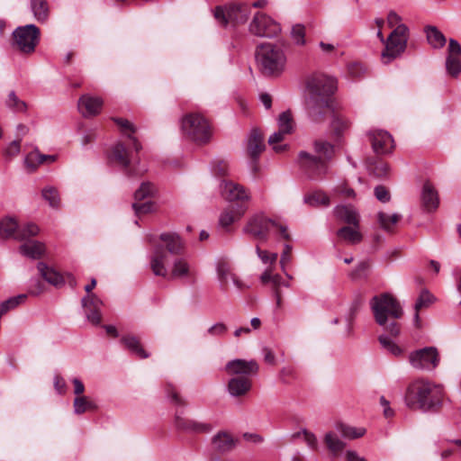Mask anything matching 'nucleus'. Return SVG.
I'll return each mask as SVG.
<instances>
[{
	"mask_svg": "<svg viewBox=\"0 0 461 461\" xmlns=\"http://www.w3.org/2000/svg\"><path fill=\"white\" fill-rule=\"evenodd\" d=\"M307 97L305 110L308 117L313 122L324 120L326 110L331 108V96L337 90V80L321 73H314L305 80Z\"/></svg>",
	"mask_w": 461,
	"mask_h": 461,
	"instance_id": "obj_1",
	"label": "nucleus"
},
{
	"mask_svg": "<svg viewBox=\"0 0 461 461\" xmlns=\"http://www.w3.org/2000/svg\"><path fill=\"white\" fill-rule=\"evenodd\" d=\"M444 396L441 384L426 378H416L407 385L403 401L412 411L429 412L436 411L441 407Z\"/></svg>",
	"mask_w": 461,
	"mask_h": 461,
	"instance_id": "obj_2",
	"label": "nucleus"
},
{
	"mask_svg": "<svg viewBox=\"0 0 461 461\" xmlns=\"http://www.w3.org/2000/svg\"><path fill=\"white\" fill-rule=\"evenodd\" d=\"M312 155L306 151L298 154L297 163L302 171L312 180H321L329 173V161L334 152V147L328 141L316 140L313 143Z\"/></svg>",
	"mask_w": 461,
	"mask_h": 461,
	"instance_id": "obj_3",
	"label": "nucleus"
},
{
	"mask_svg": "<svg viewBox=\"0 0 461 461\" xmlns=\"http://www.w3.org/2000/svg\"><path fill=\"white\" fill-rule=\"evenodd\" d=\"M370 307L375 321L392 337L400 334V326L396 321L403 312L399 302L390 294L375 295L370 302Z\"/></svg>",
	"mask_w": 461,
	"mask_h": 461,
	"instance_id": "obj_4",
	"label": "nucleus"
},
{
	"mask_svg": "<svg viewBox=\"0 0 461 461\" xmlns=\"http://www.w3.org/2000/svg\"><path fill=\"white\" fill-rule=\"evenodd\" d=\"M256 59L259 70L265 76L278 77L285 69L286 56L280 46L261 44L256 51Z\"/></svg>",
	"mask_w": 461,
	"mask_h": 461,
	"instance_id": "obj_5",
	"label": "nucleus"
},
{
	"mask_svg": "<svg viewBox=\"0 0 461 461\" xmlns=\"http://www.w3.org/2000/svg\"><path fill=\"white\" fill-rule=\"evenodd\" d=\"M181 131L184 136L197 144H205L212 137L208 121L195 113H188L182 118Z\"/></svg>",
	"mask_w": 461,
	"mask_h": 461,
	"instance_id": "obj_6",
	"label": "nucleus"
},
{
	"mask_svg": "<svg viewBox=\"0 0 461 461\" xmlns=\"http://www.w3.org/2000/svg\"><path fill=\"white\" fill-rule=\"evenodd\" d=\"M273 229H276L283 239L290 240L286 226L277 223L262 213L256 214L249 220L244 227V232L252 235L261 242H266Z\"/></svg>",
	"mask_w": 461,
	"mask_h": 461,
	"instance_id": "obj_7",
	"label": "nucleus"
},
{
	"mask_svg": "<svg viewBox=\"0 0 461 461\" xmlns=\"http://www.w3.org/2000/svg\"><path fill=\"white\" fill-rule=\"evenodd\" d=\"M251 13V6L246 3L232 2L224 5L216 6L213 12L216 21L223 25H238L248 21Z\"/></svg>",
	"mask_w": 461,
	"mask_h": 461,
	"instance_id": "obj_8",
	"label": "nucleus"
},
{
	"mask_svg": "<svg viewBox=\"0 0 461 461\" xmlns=\"http://www.w3.org/2000/svg\"><path fill=\"white\" fill-rule=\"evenodd\" d=\"M409 39V29L405 24H399L386 39L382 51V60L384 64L400 57L406 50Z\"/></svg>",
	"mask_w": 461,
	"mask_h": 461,
	"instance_id": "obj_9",
	"label": "nucleus"
},
{
	"mask_svg": "<svg viewBox=\"0 0 461 461\" xmlns=\"http://www.w3.org/2000/svg\"><path fill=\"white\" fill-rule=\"evenodd\" d=\"M40 29L34 24L19 26L13 32L14 45L21 52L31 54L40 41Z\"/></svg>",
	"mask_w": 461,
	"mask_h": 461,
	"instance_id": "obj_10",
	"label": "nucleus"
},
{
	"mask_svg": "<svg viewBox=\"0 0 461 461\" xmlns=\"http://www.w3.org/2000/svg\"><path fill=\"white\" fill-rule=\"evenodd\" d=\"M408 359L414 369L429 372L438 366L440 355L436 347L430 346L410 352Z\"/></svg>",
	"mask_w": 461,
	"mask_h": 461,
	"instance_id": "obj_11",
	"label": "nucleus"
},
{
	"mask_svg": "<svg viewBox=\"0 0 461 461\" xmlns=\"http://www.w3.org/2000/svg\"><path fill=\"white\" fill-rule=\"evenodd\" d=\"M39 230V227L34 223H28L19 228L16 220L12 217H5L0 221V237L4 239L24 240L37 235Z\"/></svg>",
	"mask_w": 461,
	"mask_h": 461,
	"instance_id": "obj_12",
	"label": "nucleus"
},
{
	"mask_svg": "<svg viewBox=\"0 0 461 461\" xmlns=\"http://www.w3.org/2000/svg\"><path fill=\"white\" fill-rule=\"evenodd\" d=\"M249 31L258 37L273 38L280 33L281 26L269 15L258 12L249 23Z\"/></svg>",
	"mask_w": 461,
	"mask_h": 461,
	"instance_id": "obj_13",
	"label": "nucleus"
},
{
	"mask_svg": "<svg viewBox=\"0 0 461 461\" xmlns=\"http://www.w3.org/2000/svg\"><path fill=\"white\" fill-rule=\"evenodd\" d=\"M216 272L220 286L224 291L227 290L230 281H231L234 286L240 290L249 287V285L244 283L235 273L232 272L230 264L224 259H221L217 262Z\"/></svg>",
	"mask_w": 461,
	"mask_h": 461,
	"instance_id": "obj_14",
	"label": "nucleus"
},
{
	"mask_svg": "<svg viewBox=\"0 0 461 461\" xmlns=\"http://www.w3.org/2000/svg\"><path fill=\"white\" fill-rule=\"evenodd\" d=\"M174 424L177 430L189 434L208 433L212 429L211 424L185 417L178 411L175 414Z\"/></svg>",
	"mask_w": 461,
	"mask_h": 461,
	"instance_id": "obj_15",
	"label": "nucleus"
},
{
	"mask_svg": "<svg viewBox=\"0 0 461 461\" xmlns=\"http://www.w3.org/2000/svg\"><path fill=\"white\" fill-rule=\"evenodd\" d=\"M225 371L228 375L232 376H247L250 378L251 375L258 372V365L256 360H245L236 358L229 361L225 366Z\"/></svg>",
	"mask_w": 461,
	"mask_h": 461,
	"instance_id": "obj_16",
	"label": "nucleus"
},
{
	"mask_svg": "<svg viewBox=\"0 0 461 461\" xmlns=\"http://www.w3.org/2000/svg\"><path fill=\"white\" fill-rule=\"evenodd\" d=\"M81 303L87 321L94 325H99L101 322L102 300L95 294H91L83 297Z\"/></svg>",
	"mask_w": 461,
	"mask_h": 461,
	"instance_id": "obj_17",
	"label": "nucleus"
},
{
	"mask_svg": "<svg viewBox=\"0 0 461 461\" xmlns=\"http://www.w3.org/2000/svg\"><path fill=\"white\" fill-rule=\"evenodd\" d=\"M168 261V254L162 246H155L149 259L152 273L157 276L167 277L168 276L167 267Z\"/></svg>",
	"mask_w": 461,
	"mask_h": 461,
	"instance_id": "obj_18",
	"label": "nucleus"
},
{
	"mask_svg": "<svg viewBox=\"0 0 461 461\" xmlns=\"http://www.w3.org/2000/svg\"><path fill=\"white\" fill-rule=\"evenodd\" d=\"M370 140L376 154L390 153L393 149V140L387 131L377 130L370 132Z\"/></svg>",
	"mask_w": 461,
	"mask_h": 461,
	"instance_id": "obj_19",
	"label": "nucleus"
},
{
	"mask_svg": "<svg viewBox=\"0 0 461 461\" xmlns=\"http://www.w3.org/2000/svg\"><path fill=\"white\" fill-rule=\"evenodd\" d=\"M103 100L100 97L84 95L78 100V110L84 117L97 115L102 109Z\"/></svg>",
	"mask_w": 461,
	"mask_h": 461,
	"instance_id": "obj_20",
	"label": "nucleus"
},
{
	"mask_svg": "<svg viewBox=\"0 0 461 461\" xmlns=\"http://www.w3.org/2000/svg\"><path fill=\"white\" fill-rule=\"evenodd\" d=\"M238 439L226 430L218 431L211 440L212 448L219 453H227L235 448Z\"/></svg>",
	"mask_w": 461,
	"mask_h": 461,
	"instance_id": "obj_21",
	"label": "nucleus"
},
{
	"mask_svg": "<svg viewBox=\"0 0 461 461\" xmlns=\"http://www.w3.org/2000/svg\"><path fill=\"white\" fill-rule=\"evenodd\" d=\"M111 158L115 161L119 166L125 169V173L129 177L137 176L142 175L145 169L141 171L133 172L129 169L131 159L129 158V152L125 146L122 143H117L112 150Z\"/></svg>",
	"mask_w": 461,
	"mask_h": 461,
	"instance_id": "obj_22",
	"label": "nucleus"
},
{
	"mask_svg": "<svg viewBox=\"0 0 461 461\" xmlns=\"http://www.w3.org/2000/svg\"><path fill=\"white\" fill-rule=\"evenodd\" d=\"M221 194L230 201H249V194L245 188L232 181H223L221 184Z\"/></svg>",
	"mask_w": 461,
	"mask_h": 461,
	"instance_id": "obj_23",
	"label": "nucleus"
},
{
	"mask_svg": "<svg viewBox=\"0 0 461 461\" xmlns=\"http://www.w3.org/2000/svg\"><path fill=\"white\" fill-rule=\"evenodd\" d=\"M247 211L243 204H230L220 215L219 222L223 228L229 227L234 221L240 220Z\"/></svg>",
	"mask_w": 461,
	"mask_h": 461,
	"instance_id": "obj_24",
	"label": "nucleus"
},
{
	"mask_svg": "<svg viewBox=\"0 0 461 461\" xmlns=\"http://www.w3.org/2000/svg\"><path fill=\"white\" fill-rule=\"evenodd\" d=\"M252 386L251 379L245 376H232L228 383V392L231 396L245 395Z\"/></svg>",
	"mask_w": 461,
	"mask_h": 461,
	"instance_id": "obj_25",
	"label": "nucleus"
},
{
	"mask_svg": "<svg viewBox=\"0 0 461 461\" xmlns=\"http://www.w3.org/2000/svg\"><path fill=\"white\" fill-rule=\"evenodd\" d=\"M159 240L161 244H157L156 246H162L167 248V253L172 255H179L182 253L184 249V243L179 237V235L176 233H162L159 236Z\"/></svg>",
	"mask_w": 461,
	"mask_h": 461,
	"instance_id": "obj_26",
	"label": "nucleus"
},
{
	"mask_svg": "<svg viewBox=\"0 0 461 461\" xmlns=\"http://www.w3.org/2000/svg\"><path fill=\"white\" fill-rule=\"evenodd\" d=\"M25 241L20 246V253L32 259L40 258L45 252V246L43 243L30 240L29 238L24 240Z\"/></svg>",
	"mask_w": 461,
	"mask_h": 461,
	"instance_id": "obj_27",
	"label": "nucleus"
},
{
	"mask_svg": "<svg viewBox=\"0 0 461 461\" xmlns=\"http://www.w3.org/2000/svg\"><path fill=\"white\" fill-rule=\"evenodd\" d=\"M337 218L348 225L359 228V215L354 207L350 205H338L334 209Z\"/></svg>",
	"mask_w": 461,
	"mask_h": 461,
	"instance_id": "obj_28",
	"label": "nucleus"
},
{
	"mask_svg": "<svg viewBox=\"0 0 461 461\" xmlns=\"http://www.w3.org/2000/svg\"><path fill=\"white\" fill-rule=\"evenodd\" d=\"M421 201L423 206L427 211L435 210L438 206L439 199L438 192L429 182H426L423 185L421 192Z\"/></svg>",
	"mask_w": 461,
	"mask_h": 461,
	"instance_id": "obj_29",
	"label": "nucleus"
},
{
	"mask_svg": "<svg viewBox=\"0 0 461 461\" xmlns=\"http://www.w3.org/2000/svg\"><path fill=\"white\" fill-rule=\"evenodd\" d=\"M259 279L263 285L271 283L273 292L280 291L281 287H290L289 282L284 280L280 275L274 274L272 267H267L261 274Z\"/></svg>",
	"mask_w": 461,
	"mask_h": 461,
	"instance_id": "obj_30",
	"label": "nucleus"
},
{
	"mask_svg": "<svg viewBox=\"0 0 461 461\" xmlns=\"http://www.w3.org/2000/svg\"><path fill=\"white\" fill-rule=\"evenodd\" d=\"M265 144L262 134L256 129L252 130L248 140V152L252 158H257L264 150Z\"/></svg>",
	"mask_w": 461,
	"mask_h": 461,
	"instance_id": "obj_31",
	"label": "nucleus"
},
{
	"mask_svg": "<svg viewBox=\"0 0 461 461\" xmlns=\"http://www.w3.org/2000/svg\"><path fill=\"white\" fill-rule=\"evenodd\" d=\"M38 271L44 280L49 284L59 287L64 284V278L55 269L48 267L43 262H39L37 265Z\"/></svg>",
	"mask_w": 461,
	"mask_h": 461,
	"instance_id": "obj_32",
	"label": "nucleus"
},
{
	"mask_svg": "<svg viewBox=\"0 0 461 461\" xmlns=\"http://www.w3.org/2000/svg\"><path fill=\"white\" fill-rule=\"evenodd\" d=\"M30 9L37 22L45 23L48 21L50 5L47 0H30Z\"/></svg>",
	"mask_w": 461,
	"mask_h": 461,
	"instance_id": "obj_33",
	"label": "nucleus"
},
{
	"mask_svg": "<svg viewBox=\"0 0 461 461\" xmlns=\"http://www.w3.org/2000/svg\"><path fill=\"white\" fill-rule=\"evenodd\" d=\"M123 346L131 353L138 356L140 358L149 357V353L142 348L140 339L133 335H126L121 339Z\"/></svg>",
	"mask_w": 461,
	"mask_h": 461,
	"instance_id": "obj_34",
	"label": "nucleus"
},
{
	"mask_svg": "<svg viewBox=\"0 0 461 461\" xmlns=\"http://www.w3.org/2000/svg\"><path fill=\"white\" fill-rule=\"evenodd\" d=\"M337 235L346 242L355 245L358 244L363 240V235L359 231V228L354 226H345L338 230Z\"/></svg>",
	"mask_w": 461,
	"mask_h": 461,
	"instance_id": "obj_35",
	"label": "nucleus"
},
{
	"mask_svg": "<svg viewBox=\"0 0 461 461\" xmlns=\"http://www.w3.org/2000/svg\"><path fill=\"white\" fill-rule=\"evenodd\" d=\"M350 122L339 113H332L330 129L336 137H340L349 128Z\"/></svg>",
	"mask_w": 461,
	"mask_h": 461,
	"instance_id": "obj_36",
	"label": "nucleus"
},
{
	"mask_svg": "<svg viewBox=\"0 0 461 461\" xmlns=\"http://www.w3.org/2000/svg\"><path fill=\"white\" fill-rule=\"evenodd\" d=\"M324 442L333 456H338L345 448L346 444L332 431L326 433Z\"/></svg>",
	"mask_w": 461,
	"mask_h": 461,
	"instance_id": "obj_37",
	"label": "nucleus"
},
{
	"mask_svg": "<svg viewBox=\"0 0 461 461\" xmlns=\"http://www.w3.org/2000/svg\"><path fill=\"white\" fill-rule=\"evenodd\" d=\"M56 160V156L53 155H42L39 152H31L25 158V165L27 167L34 170L39 165L43 164L45 162L52 163Z\"/></svg>",
	"mask_w": 461,
	"mask_h": 461,
	"instance_id": "obj_38",
	"label": "nucleus"
},
{
	"mask_svg": "<svg viewBox=\"0 0 461 461\" xmlns=\"http://www.w3.org/2000/svg\"><path fill=\"white\" fill-rule=\"evenodd\" d=\"M74 412L77 415L88 411H95L97 405L86 396H77L73 402Z\"/></svg>",
	"mask_w": 461,
	"mask_h": 461,
	"instance_id": "obj_39",
	"label": "nucleus"
},
{
	"mask_svg": "<svg viewBox=\"0 0 461 461\" xmlns=\"http://www.w3.org/2000/svg\"><path fill=\"white\" fill-rule=\"evenodd\" d=\"M427 39L434 48H442L446 44V38L435 26H428L425 29Z\"/></svg>",
	"mask_w": 461,
	"mask_h": 461,
	"instance_id": "obj_40",
	"label": "nucleus"
},
{
	"mask_svg": "<svg viewBox=\"0 0 461 461\" xmlns=\"http://www.w3.org/2000/svg\"><path fill=\"white\" fill-rule=\"evenodd\" d=\"M304 203L311 206H328L330 198L325 193L315 191L304 196Z\"/></svg>",
	"mask_w": 461,
	"mask_h": 461,
	"instance_id": "obj_41",
	"label": "nucleus"
},
{
	"mask_svg": "<svg viewBox=\"0 0 461 461\" xmlns=\"http://www.w3.org/2000/svg\"><path fill=\"white\" fill-rule=\"evenodd\" d=\"M189 274V265L184 258H177L174 261L171 278H183L188 276Z\"/></svg>",
	"mask_w": 461,
	"mask_h": 461,
	"instance_id": "obj_42",
	"label": "nucleus"
},
{
	"mask_svg": "<svg viewBox=\"0 0 461 461\" xmlns=\"http://www.w3.org/2000/svg\"><path fill=\"white\" fill-rule=\"evenodd\" d=\"M338 430L344 438L356 439L365 435L366 429L364 428H356L340 424L337 427Z\"/></svg>",
	"mask_w": 461,
	"mask_h": 461,
	"instance_id": "obj_43",
	"label": "nucleus"
},
{
	"mask_svg": "<svg viewBox=\"0 0 461 461\" xmlns=\"http://www.w3.org/2000/svg\"><path fill=\"white\" fill-rule=\"evenodd\" d=\"M5 105L15 113H24L27 109L26 103L21 100L14 91L8 94Z\"/></svg>",
	"mask_w": 461,
	"mask_h": 461,
	"instance_id": "obj_44",
	"label": "nucleus"
},
{
	"mask_svg": "<svg viewBox=\"0 0 461 461\" xmlns=\"http://www.w3.org/2000/svg\"><path fill=\"white\" fill-rule=\"evenodd\" d=\"M41 195L43 199L49 203L52 208H59L60 198L58 190L53 186H47L42 189Z\"/></svg>",
	"mask_w": 461,
	"mask_h": 461,
	"instance_id": "obj_45",
	"label": "nucleus"
},
{
	"mask_svg": "<svg viewBox=\"0 0 461 461\" xmlns=\"http://www.w3.org/2000/svg\"><path fill=\"white\" fill-rule=\"evenodd\" d=\"M377 217L381 228L384 230H391L393 226L395 225L401 218L397 213L387 214L383 212H378Z\"/></svg>",
	"mask_w": 461,
	"mask_h": 461,
	"instance_id": "obj_46",
	"label": "nucleus"
},
{
	"mask_svg": "<svg viewBox=\"0 0 461 461\" xmlns=\"http://www.w3.org/2000/svg\"><path fill=\"white\" fill-rule=\"evenodd\" d=\"M26 298H27V295L24 294H22L17 296L11 297L8 300L3 302L0 304V318L2 317L3 314L6 313L8 311L14 309L21 303H24Z\"/></svg>",
	"mask_w": 461,
	"mask_h": 461,
	"instance_id": "obj_47",
	"label": "nucleus"
},
{
	"mask_svg": "<svg viewBox=\"0 0 461 461\" xmlns=\"http://www.w3.org/2000/svg\"><path fill=\"white\" fill-rule=\"evenodd\" d=\"M278 130L285 134H291L294 130V122L290 112H283L278 117Z\"/></svg>",
	"mask_w": 461,
	"mask_h": 461,
	"instance_id": "obj_48",
	"label": "nucleus"
},
{
	"mask_svg": "<svg viewBox=\"0 0 461 461\" xmlns=\"http://www.w3.org/2000/svg\"><path fill=\"white\" fill-rule=\"evenodd\" d=\"M378 339L382 347L393 356L398 357L402 354V349L391 339H389L387 335L382 334L379 336Z\"/></svg>",
	"mask_w": 461,
	"mask_h": 461,
	"instance_id": "obj_49",
	"label": "nucleus"
},
{
	"mask_svg": "<svg viewBox=\"0 0 461 461\" xmlns=\"http://www.w3.org/2000/svg\"><path fill=\"white\" fill-rule=\"evenodd\" d=\"M291 38L297 46H303L305 41V27L301 23L294 24L291 30Z\"/></svg>",
	"mask_w": 461,
	"mask_h": 461,
	"instance_id": "obj_50",
	"label": "nucleus"
},
{
	"mask_svg": "<svg viewBox=\"0 0 461 461\" xmlns=\"http://www.w3.org/2000/svg\"><path fill=\"white\" fill-rule=\"evenodd\" d=\"M156 192V187L150 182H143L140 188L134 193L135 200H143L147 197L152 196Z\"/></svg>",
	"mask_w": 461,
	"mask_h": 461,
	"instance_id": "obj_51",
	"label": "nucleus"
},
{
	"mask_svg": "<svg viewBox=\"0 0 461 461\" xmlns=\"http://www.w3.org/2000/svg\"><path fill=\"white\" fill-rule=\"evenodd\" d=\"M446 69L449 75L456 77L461 72V59L459 57L447 56L446 59Z\"/></svg>",
	"mask_w": 461,
	"mask_h": 461,
	"instance_id": "obj_52",
	"label": "nucleus"
},
{
	"mask_svg": "<svg viewBox=\"0 0 461 461\" xmlns=\"http://www.w3.org/2000/svg\"><path fill=\"white\" fill-rule=\"evenodd\" d=\"M434 301L435 297L428 290H422L415 303L414 309L415 311L420 312V309L427 308L431 305Z\"/></svg>",
	"mask_w": 461,
	"mask_h": 461,
	"instance_id": "obj_53",
	"label": "nucleus"
},
{
	"mask_svg": "<svg viewBox=\"0 0 461 461\" xmlns=\"http://www.w3.org/2000/svg\"><path fill=\"white\" fill-rule=\"evenodd\" d=\"M286 135L287 134L278 130L277 131H275L273 134H271L268 138V143L273 146V149L276 152L280 153L285 150L287 147L286 145H277V143L282 141Z\"/></svg>",
	"mask_w": 461,
	"mask_h": 461,
	"instance_id": "obj_54",
	"label": "nucleus"
},
{
	"mask_svg": "<svg viewBox=\"0 0 461 461\" xmlns=\"http://www.w3.org/2000/svg\"><path fill=\"white\" fill-rule=\"evenodd\" d=\"M165 392L170 402H172L173 404L177 406L185 405L184 399L178 394L176 387L173 384H167L165 386Z\"/></svg>",
	"mask_w": 461,
	"mask_h": 461,
	"instance_id": "obj_55",
	"label": "nucleus"
},
{
	"mask_svg": "<svg viewBox=\"0 0 461 461\" xmlns=\"http://www.w3.org/2000/svg\"><path fill=\"white\" fill-rule=\"evenodd\" d=\"M256 252L263 264L269 265L268 267H272L277 260V253H269L267 250L261 249L259 246L256 247Z\"/></svg>",
	"mask_w": 461,
	"mask_h": 461,
	"instance_id": "obj_56",
	"label": "nucleus"
},
{
	"mask_svg": "<svg viewBox=\"0 0 461 461\" xmlns=\"http://www.w3.org/2000/svg\"><path fill=\"white\" fill-rule=\"evenodd\" d=\"M370 263L368 261L360 262L356 269L352 272L351 276L354 279L366 278L370 270Z\"/></svg>",
	"mask_w": 461,
	"mask_h": 461,
	"instance_id": "obj_57",
	"label": "nucleus"
},
{
	"mask_svg": "<svg viewBox=\"0 0 461 461\" xmlns=\"http://www.w3.org/2000/svg\"><path fill=\"white\" fill-rule=\"evenodd\" d=\"M301 435L303 436L304 441L308 445V447L312 449H317L318 447V442L315 435L307 429H302L301 431L294 434V438L300 437Z\"/></svg>",
	"mask_w": 461,
	"mask_h": 461,
	"instance_id": "obj_58",
	"label": "nucleus"
},
{
	"mask_svg": "<svg viewBox=\"0 0 461 461\" xmlns=\"http://www.w3.org/2000/svg\"><path fill=\"white\" fill-rule=\"evenodd\" d=\"M291 251H292V247L288 244H285V248H284V251L282 252L281 254V258H280V266H281V269L282 271L285 274V276H287V278L289 279H292V276L290 274H288L285 270V266L290 262L291 260Z\"/></svg>",
	"mask_w": 461,
	"mask_h": 461,
	"instance_id": "obj_59",
	"label": "nucleus"
},
{
	"mask_svg": "<svg viewBox=\"0 0 461 461\" xmlns=\"http://www.w3.org/2000/svg\"><path fill=\"white\" fill-rule=\"evenodd\" d=\"M228 330L227 326L222 322H217L207 330V333L212 337L223 336Z\"/></svg>",
	"mask_w": 461,
	"mask_h": 461,
	"instance_id": "obj_60",
	"label": "nucleus"
},
{
	"mask_svg": "<svg viewBox=\"0 0 461 461\" xmlns=\"http://www.w3.org/2000/svg\"><path fill=\"white\" fill-rule=\"evenodd\" d=\"M21 150V140L12 141L5 150V155L7 158H14L20 153Z\"/></svg>",
	"mask_w": 461,
	"mask_h": 461,
	"instance_id": "obj_61",
	"label": "nucleus"
},
{
	"mask_svg": "<svg viewBox=\"0 0 461 461\" xmlns=\"http://www.w3.org/2000/svg\"><path fill=\"white\" fill-rule=\"evenodd\" d=\"M153 207L154 204L151 202H145L142 203L135 202L132 203V208L134 209L137 215L149 212L153 210Z\"/></svg>",
	"mask_w": 461,
	"mask_h": 461,
	"instance_id": "obj_62",
	"label": "nucleus"
},
{
	"mask_svg": "<svg viewBox=\"0 0 461 461\" xmlns=\"http://www.w3.org/2000/svg\"><path fill=\"white\" fill-rule=\"evenodd\" d=\"M213 173L218 176H226L229 172V164L224 160H218L215 162L212 169Z\"/></svg>",
	"mask_w": 461,
	"mask_h": 461,
	"instance_id": "obj_63",
	"label": "nucleus"
},
{
	"mask_svg": "<svg viewBox=\"0 0 461 461\" xmlns=\"http://www.w3.org/2000/svg\"><path fill=\"white\" fill-rule=\"evenodd\" d=\"M375 195L382 203H386L390 200V194L383 185H378L375 188Z\"/></svg>",
	"mask_w": 461,
	"mask_h": 461,
	"instance_id": "obj_64",
	"label": "nucleus"
}]
</instances>
